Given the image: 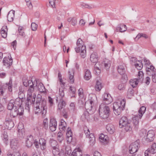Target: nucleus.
<instances>
[{
    "mask_svg": "<svg viewBox=\"0 0 156 156\" xmlns=\"http://www.w3.org/2000/svg\"><path fill=\"white\" fill-rule=\"evenodd\" d=\"M47 108L46 99L42 98L41 94H38L34 108L35 113L41 114L42 116H44L46 113Z\"/></svg>",
    "mask_w": 156,
    "mask_h": 156,
    "instance_id": "1",
    "label": "nucleus"
},
{
    "mask_svg": "<svg viewBox=\"0 0 156 156\" xmlns=\"http://www.w3.org/2000/svg\"><path fill=\"white\" fill-rule=\"evenodd\" d=\"M125 100L123 99L121 101L115 102L113 105V109L114 113L117 115L120 114L124 109L125 105Z\"/></svg>",
    "mask_w": 156,
    "mask_h": 156,
    "instance_id": "2",
    "label": "nucleus"
},
{
    "mask_svg": "<svg viewBox=\"0 0 156 156\" xmlns=\"http://www.w3.org/2000/svg\"><path fill=\"white\" fill-rule=\"evenodd\" d=\"M99 111L100 116L103 119H106L109 116L110 108L106 105L101 104L99 106Z\"/></svg>",
    "mask_w": 156,
    "mask_h": 156,
    "instance_id": "3",
    "label": "nucleus"
},
{
    "mask_svg": "<svg viewBox=\"0 0 156 156\" xmlns=\"http://www.w3.org/2000/svg\"><path fill=\"white\" fill-rule=\"evenodd\" d=\"M23 108L22 107L18 108V107L14 106V108L11 110L10 115L13 117H16L18 115H21L23 114Z\"/></svg>",
    "mask_w": 156,
    "mask_h": 156,
    "instance_id": "4",
    "label": "nucleus"
},
{
    "mask_svg": "<svg viewBox=\"0 0 156 156\" xmlns=\"http://www.w3.org/2000/svg\"><path fill=\"white\" fill-rule=\"evenodd\" d=\"M76 45L77 46H81L80 55L82 58H84L86 55V47L85 46L83 45V41L81 38H79L78 39Z\"/></svg>",
    "mask_w": 156,
    "mask_h": 156,
    "instance_id": "5",
    "label": "nucleus"
},
{
    "mask_svg": "<svg viewBox=\"0 0 156 156\" xmlns=\"http://www.w3.org/2000/svg\"><path fill=\"white\" fill-rule=\"evenodd\" d=\"M139 145V141L137 140L131 144L129 147V152L130 154H134L137 152Z\"/></svg>",
    "mask_w": 156,
    "mask_h": 156,
    "instance_id": "6",
    "label": "nucleus"
},
{
    "mask_svg": "<svg viewBox=\"0 0 156 156\" xmlns=\"http://www.w3.org/2000/svg\"><path fill=\"white\" fill-rule=\"evenodd\" d=\"M36 86L30 85L28 88L27 91V98H32V102H34L35 98L36 97V94L34 93V87Z\"/></svg>",
    "mask_w": 156,
    "mask_h": 156,
    "instance_id": "7",
    "label": "nucleus"
},
{
    "mask_svg": "<svg viewBox=\"0 0 156 156\" xmlns=\"http://www.w3.org/2000/svg\"><path fill=\"white\" fill-rule=\"evenodd\" d=\"M156 153V144L154 143L150 148L146 150L144 152L145 156H151L152 154Z\"/></svg>",
    "mask_w": 156,
    "mask_h": 156,
    "instance_id": "8",
    "label": "nucleus"
},
{
    "mask_svg": "<svg viewBox=\"0 0 156 156\" xmlns=\"http://www.w3.org/2000/svg\"><path fill=\"white\" fill-rule=\"evenodd\" d=\"M85 108L87 110V111L89 112L90 114H93L95 111L96 108L94 106V105L87 101L85 103Z\"/></svg>",
    "mask_w": 156,
    "mask_h": 156,
    "instance_id": "9",
    "label": "nucleus"
},
{
    "mask_svg": "<svg viewBox=\"0 0 156 156\" xmlns=\"http://www.w3.org/2000/svg\"><path fill=\"white\" fill-rule=\"evenodd\" d=\"M103 101L105 104H110L112 101L111 95L108 93H104L102 95Z\"/></svg>",
    "mask_w": 156,
    "mask_h": 156,
    "instance_id": "10",
    "label": "nucleus"
},
{
    "mask_svg": "<svg viewBox=\"0 0 156 156\" xmlns=\"http://www.w3.org/2000/svg\"><path fill=\"white\" fill-rule=\"evenodd\" d=\"M129 122L130 121L128 120L126 117L123 116L119 120V127L121 128H122Z\"/></svg>",
    "mask_w": 156,
    "mask_h": 156,
    "instance_id": "11",
    "label": "nucleus"
},
{
    "mask_svg": "<svg viewBox=\"0 0 156 156\" xmlns=\"http://www.w3.org/2000/svg\"><path fill=\"white\" fill-rule=\"evenodd\" d=\"M57 127V122L54 119H51L50 121L49 125L50 129L52 132L55 130Z\"/></svg>",
    "mask_w": 156,
    "mask_h": 156,
    "instance_id": "12",
    "label": "nucleus"
},
{
    "mask_svg": "<svg viewBox=\"0 0 156 156\" xmlns=\"http://www.w3.org/2000/svg\"><path fill=\"white\" fill-rule=\"evenodd\" d=\"M154 131L153 130H149L147 134L146 138L145 139L147 142H151L153 141L154 137Z\"/></svg>",
    "mask_w": 156,
    "mask_h": 156,
    "instance_id": "13",
    "label": "nucleus"
},
{
    "mask_svg": "<svg viewBox=\"0 0 156 156\" xmlns=\"http://www.w3.org/2000/svg\"><path fill=\"white\" fill-rule=\"evenodd\" d=\"M56 101L58 102V108L59 110L62 109L66 105L65 102L63 100V98H61L59 97L57 98Z\"/></svg>",
    "mask_w": 156,
    "mask_h": 156,
    "instance_id": "14",
    "label": "nucleus"
},
{
    "mask_svg": "<svg viewBox=\"0 0 156 156\" xmlns=\"http://www.w3.org/2000/svg\"><path fill=\"white\" fill-rule=\"evenodd\" d=\"M99 140L101 143L103 144H105L108 142V137L107 135L102 133L100 135Z\"/></svg>",
    "mask_w": 156,
    "mask_h": 156,
    "instance_id": "15",
    "label": "nucleus"
},
{
    "mask_svg": "<svg viewBox=\"0 0 156 156\" xmlns=\"http://www.w3.org/2000/svg\"><path fill=\"white\" fill-rule=\"evenodd\" d=\"M23 85L25 87L27 86L30 87V85L31 86H37V81L35 80L34 82H33L32 80H25L23 82Z\"/></svg>",
    "mask_w": 156,
    "mask_h": 156,
    "instance_id": "16",
    "label": "nucleus"
},
{
    "mask_svg": "<svg viewBox=\"0 0 156 156\" xmlns=\"http://www.w3.org/2000/svg\"><path fill=\"white\" fill-rule=\"evenodd\" d=\"M74 70L71 69L69 71L68 73L69 82L71 83H73L74 82Z\"/></svg>",
    "mask_w": 156,
    "mask_h": 156,
    "instance_id": "17",
    "label": "nucleus"
},
{
    "mask_svg": "<svg viewBox=\"0 0 156 156\" xmlns=\"http://www.w3.org/2000/svg\"><path fill=\"white\" fill-rule=\"evenodd\" d=\"M3 62L4 65L9 67L12 64V59L9 57L8 58L5 57L3 60Z\"/></svg>",
    "mask_w": 156,
    "mask_h": 156,
    "instance_id": "18",
    "label": "nucleus"
},
{
    "mask_svg": "<svg viewBox=\"0 0 156 156\" xmlns=\"http://www.w3.org/2000/svg\"><path fill=\"white\" fill-rule=\"evenodd\" d=\"M66 135L67 142L70 143L72 141L73 137L71 128L69 127L67 128Z\"/></svg>",
    "mask_w": 156,
    "mask_h": 156,
    "instance_id": "19",
    "label": "nucleus"
},
{
    "mask_svg": "<svg viewBox=\"0 0 156 156\" xmlns=\"http://www.w3.org/2000/svg\"><path fill=\"white\" fill-rule=\"evenodd\" d=\"M102 64L104 66L106 70H108L112 64V62L108 59H105L102 62Z\"/></svg>",
    "mask_w": 156,
    "mask_h": 156,
    "instance_id": "20",
    "label": "nucleus"
},
{
    "mask_svg": "<svg viewBox=\"0 0 156 156\" xmlns=\"http://www.w3.org/2000/svg\"><path fill=\"white\" fill-rule=\"evenodd\" d=\"M33 142V136L31 135H30L26 140V146L28 148L32 146Z\"/></svg>",
    "mask_w": 156,
    "mask_h": 156,
    "instance_id": "21",
    "label": "nucleus"
},
{
    "mask_svg": "<svg viewBox=\"0 0 156 156\" xmlns=\"http://www.w3.org/2000/svg\"><path fill=\"white\" fill-rule=\"evenodd\" d=\"M82 151L80 148H76L73 152L71 156H82Z\"/></svg>",
    "mask_w": 156,
    "mask_h": 156,
    "instance_id": "22",
    "label": "nucleus"
},
{
    "mask_svg": "<svg viewBox=\"0 0 156 156\" xmlns=\"http://www.w3.org/2000/svg\"><path fill=\"white\" fill-rule=\"evenodd\" d=\"M22 124H19L18 126V135L20 136H22L24 134V129Z\"/></svg>",
    "mask_w": 156,
    "mask_h": 156,
    "instance_id": "23",
    "label": "nucleus"
},
{
    "mask_svg": "<svg viewBox=\"0 0 156 156\" xmlns=\"http://www.w3.org/2000/svg\"><path fill=\"white\" fill-rule=\"evenodd\" d=\"M39 144L41 150H44L46 148V141L44 138H41L39 140Z\"/></svg>",
    "mask_w": 156,
    "mask_h": 156,
    "instance_id": "24",
    "label": "nucleus"
},
{
    "mask_svg": "<svg viewBox=\"0 0 156 156\" xmlns=\"http://www.w3.org/2000/svg\"><path fill=\"white\" fill-rule=\"evenodd\" d=\"M127 30V27L126 25L123 24H120L119 25V27H117L115 30V31L118 32L119 31L122 32L126 31Z\"/></svg>",
    "mask_w": 156,
    "mask_h": 156,
    "instance_id": "25",
    "label": "nucleus"
},
{
    "mask_svg": "<svg viewBox=\"0 0 156 156\" xmlns=\"http://www.w3.org/2000/svg\"><path fill=\"white\" fill-rule=\"evenodd\" d=\"M18 146V141L15 139H12L10 142V146L13 149H16Z\"/></svg>",
    "mask_w": 156,
    "mask_h": 156,
    "instance_id": "26",
    "label": "nucleus"
},
{
    "mask_svg": "<svg viewBox=\"0 0 156 156\" xmlns=\"http://www.w3.org/2000/svg\"><path fill=\"white\" fill-rule=\"evenodd\" d=\"M118 72L121 75L124 74L125 73V66L124 64L120 65L117 67Z\"/></svg>",
    "mask_w": 156,
    "mask_h": 156,
    "instance_id": "27",
    "label": "nucleus"
},
{
    "mask_svg": "<svg viewBox=\"0 0 156 156\" xmlns=\"http://www.w3.org/2000/svg\"><path fill=\"white\" fill-rule=\"evenodd\" d=\"M7 28L6 26L3 27L1 30L2 36L4 38H5L7 36Z\"/></svg>",
    "mask_w": 156,
    "mask_h": 156,
    "instance_id": "28",
    "label": "nucleus"
},
{
    "mask_svg": "<svg viewBox=\"0 0 156 156\" xmlns=\"http://www.w3.org/2000/svg\"><path fill=\"white\" fill-rule=\"evenodd\" d=\"M14 13L15 12L14 11H10L9 12L7 16V20L9 21H13L14 17Z\"/></svg>",
    "mask_w": 156,
    "mask_h": 156,
    "instance_id": "29",
    "label": "nucleus"
},
{
    "mask_svg": "<svg viewBox=\"0 0 156 156\" xmlns=\"http://www.w3.org/2000/svg\"><path fill=\"white\" fill-rule=\"evenodd\" d=\"M106 129L107 131L110 133L112 134L115 131V128L113 125L109 124L106 126Z\"/></svg>",
    "mask_w": 156,
    "mask_h": 156,
    "instance_id": "30",
    "label": "nucleus"
},
{
    "mask_svg": "<svg viewBox=\"0 0 156 156\" xmlns=\"http://www.w3.org/2000/svg\"><path fill=\"white\" fill-rule=\"evenodd\" d=\"M22 100L19 98H16L15 101H14V106L18 107V108L20 107H22L23 108V106L22 105Z\"/></svg>",
    "mask_w": 156,
    "mask_h": 156,
    "instance_id": "31",
    "label": "nucleus"
},
{
    "mask_svg": "<svg viewBox=\"0 0 156 156\" xmlns=\"http://www.w3.org/2000/svg\"><path fill=\"white\" fill-rule=\"evenodd\" d=\"M34 102H32V98H27V101L26 103L25 106V109L29 111L30 109V105H31L32 104L34 103Z\"/></svg>",
    "mask_w": 156,
    "mask_h": 156,
    "instance_id": "32",
    "label": "nucleus"
},
{
    "mask_svg": "<svg viewBox=\"0 0 156 156\" xmlns=\"http://www.w3.org/2000/svg\"><path fill=\"white\" fill-rule=\"evenodd\" d=\"M141 117H140V116L138 115H136L133 118V123L134 125L137 126H138L139 124V120L140 119Z\"/></svg>",
    "mask_w": 156,
    "mask_h": 156,
    "instance_id": "33",
    "label": "nucleus"
},
{
    "mask_svg": "<svg viewBox=\"0 0 156 156\" xmlns=\"http://www.w3.org/2000/svg\"><path fill=\"white\" fill-rule=\"evenodd\" d=\"M2 137L3 142L6 145H7L8 142V138L7 132L5 131H4V132H3Z\"/></svg>",
    "mask_w": 156,
    "mask_h": 156,
    "instance_id": "34",
    "label": "nucleus"
},
{
    "mask_svg": "<svg viewBox=\"0 0 156 156\" xmlns=\"http://www.w3.org/2000/svg\"><path fill=\"white\" fill-rule=\"evenodd\" d=\"M84 78L87 80H89L91 77V73L88 69H85Z\"/></svg>",
    "mask_w": 156,
    "mask_h": 156,
    "instance_id": "35",
    "label": "nucleus"
},
{
    "mask_svg": "<svg viewBox=\"0 0 156 156\" xmlns=\"http://www.w3.org/2000/svg\"><path fill=\"white\" fill-rule=\"evenodd\" d=\"M66 126V122L64 120H62L59 125V129L61 131L65 130Z\"/></svg>",
    "mask_w": 156,
    "mask_h": 156,
    "instance_id": "36",
    "label": "nucleus"
},
{
    "mask_svg": "<svg viewBox=\"0 0 156 156\" xmlns=\"http://www.w3.org/2000/svg\"><path fill=\"white\" fill-rule=\"evenodd\" d=\"M140 82L137 78L131 79L129 81V83L131 86L133 87H135L138 85V82Z\"/></svg>",
    "mask_w": 156,
    "mask_h": 156,
    "instance_id": "37",
    "label": "nucleus"
},
{
    "mask_svg": "<svg viewBox=\"0 0 156 156\" xmlns=\"http://www.w3.org/2000/svg\"><path fill=\"white\" fill-rule=\"evenodd\" d=\"M67 21L69 22H70L71 24L73 26L76 25L77 23V19L75 17L69 18Z\"/></svg>",
    "mask_w": 156,
    "mask_h": 156,
    "instance_id": "38",
    "label": "nucleus"
},
{
    "mask_svg": "<svg viewBox=\"0 0 156 156\" xmlns=\"http://www.w3.org/2000/svg\"><path fill=\"white\" fill-rule=\"evenodd\" d=\"M90 59L91 62L95 63L98 61V57L96 53H92L90 56Z\"/></svg>",
    "mask_w": 156,
    "mask_h": 156,
    "instance_id": "39",
    "label": "nucleus"
},
{
    "mask_svg": "<svg viewBox=\"0 0 156 156\" xmlns=\"http://www.w3.org/2000/svg\"><path fill=\"white\" fill-rule=\"evenodd\" d=\"M87 137L89 138L90 144L93 145L95 142V138L93 134L91 133V134Z\"/></svg>",
    "mask_w": 156,
    "mask_h": 156,
    "instance_id": "40",
    "label": "nucleus"
},
{
    "mask_svg": "<svg viewBox=\"0 0 156 156\" xmlns=\"http://www.w3.org/2000/svg\"><path fill=\"white\" fill-rule=\"evenodd\" d=\"M146 110V108L144 106H142L139 109L138 112L139 114H137L138 116H140V117H142L143 114L145 112Z\"/></svg>",
    "mask_w": 156,
    "mask_h": 156,
    "instance_id": "41",
    "label": "nucleus"
},
{
    "mask_svg": "<svg viewBox=\"0 0 156 156\" xmlns=\"http://www.w3.org/2000/svg\"><path fill=\"white\" fill-rule=\"evenodd\" d=\"M136 68L138 70L141 69L143 66L142 62L141 60H139L136 62V63L134 64Z\"/></svg>",
    "mask_w": 156,
    "mask_h": 156,
    "instance_id": "42",
    "label": "nucleus"
},
{
    "mask_svg": "<svg viewBox=\"0 0 156 156\" xmlns=\"http://www.w3.org/2000/svg\"><path fill=\"white\" fill-rule=\"evenodd\" d=\"M102 87L101 83L98 80L97 81L95 86V89L97 91H100Z\"/></svg>",
    "mask_w": 156,
    "mask_h": 156,
    "instance_id": "43",
    "label": "nucleus"
},
{
    "mask_svg": "<svg viewBox=\"0 0 156 156\" xmlns=\"http://www.w3.org/2000/svg\"><path fill=\"white\" fill-rule=\"evenodd\" d=\"M97 99V97L96 96L94 95H93L92 96L90 97V98L89 99L87 102L91 103V104H93L94 105V103L96 101V100Z\"/></svg>",
    "mask_w": 156,
    "mask_h": 156,
    "instance_id": "44",
    "label": "nucleus"
},
{
    "mask_svg": "<svg viewBox=\"0 0 156 156\" xmlns=\"http://www.w3.org/2000/svg\"><path fill=\"white\" fill-rule=\"evenodd\" d=\"M14 102V100H10L8 105L7 108L8 109L11 110L12 109L14 108L15 105Z\"/></svg>",
    "mask_w": 156,
    "mask_h": 156,
    "instance_id": "45",
    "label": "nucleus"
},
{
    "mask_svg": "<svg viewBox=\"0 0 156 156\" xmlns=\"http://www.w3.org/2000/svg\"><path fill=\"white\" fill-rule=\"evenodd\" d=\"M38 89L41 92H44L45 91V89L42 83H40L38 85Z\"/></svg>",
    "mask_w": 156,
    "mask_h": 156,
    "instance_id": "46",
    "label": "nucleus"
},
{
    "mask_svg": "<svg viewBox=\"0 0 156 156\" xmlns=\"http://www.w3.org/2000/svg\"><path fill=\"white\" fill-rule=\"evenodd\" d=\"M24 30V29L23 27L21 26L19 27L18 31L19 34L23 37H24L25 36Z\"/></svg>",
    "mask_w": 156,
    "mask_h": 156,
    "instance_id": "47",
    "label": "nucleus"
},
{
    "mask_svg": "<svg viewBox=\"0 0 156 156\" xmlns=\"http://www.w3.org/2000/svg\"><path fill=\"white\" fill-rule=\"evenodd\" d=\"M140 82H142L144 79V73L142 71L138 72V78H137Z\"/></svg>",
    "mask_w": 156,
    "mask_h": 156,
    "instance_id": "48",
    "label": "nucleus"
},
{
    "mask_svg": "<svg viewBox=\"0 0 156 156\" xmlns=\"http://www.w3.org/2000/svg\"><path fill=\"white\" fill-rule=\"evenodd\" d=\"M141 37H143L146 39H147L148 38V37L147 35L146 34H143L142 33H139L137 34V35L135 38V39L138 40Z\"/></svg>",
    "mask_w": 156,
    "mask_h": 156,
    "instance_id": "49",
    "label": "nucleus"
},
{
    "mask_svg": "<svg viewBox=\"0 0 156 156\" xmlns=\"http://www.w3.org/2000/svg\"><path fill=\"white\" fill-rule=\"evenodd\" d=\"M50 144L51 146L52 147L53 149L57 148L58 147V143L56 140H51Z\"/></svg>",
    "mask_w": 156,
    "mask_h": 156,
    "instance_id": "50",
    "label": "nucleus"
},
{
    "mask_svg": "<svg viewBox=\"0 0 156 156\" xmlns=\"http://www.w3.org/2000/svg\"><path fill=\"white\" fill-rule=\"evenodd\" d=\"M53 149L52 153L54 156H60V152L57 147Z\"/></svg>",
    "mask_w": 156,
    "mask_h": 156,
    "instance_id": "51",
    "label": "nucleus"
},
{
    "mask_svg": "<svg viewBox=\"0 0 156 156\" xmlns=\"http://www.w3.org/2000/svg\"><path fill=\"white\" fill-rule=\"evenodd\" d=\"M43 128L45 129H47L48 128V121L47 119H44L43 120Z\"/></svg>",
    "mask_w": 156,
    "mask_h": 156,
    "instance_id": "52",
    "label": "nucleus"
},
{
    "mask_svg": "<svg viewBox=\"0 0 156 156\" xmlns=\"http://www.w3.org/2000/svg\"><path fill=\"white\" fill-rule=\"evenodd\" d=\"M90 114V112L88 111H85L82 115L81 117V119L84 121L89 116V114Z\"/></svg>",
    "mask_w": 156,
    "mask_h": 156,
    "instance_id": "53",
    "label": "nucleus"
},
{
    "mask_svg": "<svg viewBox=\"0 0 156 156\" xmlns=\"http://www.w3.org/2000/svg\"><path fill=\"white\" fill-rule=\"evenodd\" d=\"M156 69L152 65H148L146 68L147 71L150 72L151 71L153 72H155Z\"/></svg>",
    "mask_w": 156,
    "mask_h": 156,
    "instance_id": "54",
    "label": "nucleus"
},
{
    "mask_svg": "<svg viewBox=\"0 0 156 156\" xmlns=\"http://www.w3.org/2000/svg\"><path fill=\"white\" fill-rule=\"evenodd\" d=\"M57 139L60 142H61L63 139V134L60 132H59L57 134Z\"/></svg>",
    "mask_w": 156,
    "mask_h": 156,
    "instance_id": "55",
    "label": "nucleus"
},
{
    "mask_svg": "<svg viewBox=\"0 0 156 156\" xmlns=\"http://www.w3.org/2000/svg\"><path fill=\"white\" fill-rule=\"evenodd\" d=\"M58 94L59 95L58 97H60L61 98H62L64 96V90L63 88H59Z\"/></svg>",
    "mask_w": 156,
    "mask_h": 156,
    "instance_id": "56",
    "label": "nucleus"
},
{
    "mask_svg": "<svg viewBox=\"0 0 156 156\" xmlns=\"http://www.w3.org/2000/svg\"><path fill=\"white\" fill-rule=\"evenodd\" d=\"M69 89L71 92L70 93H72L73 95L71 96V98L72 97H75V94L76 92V89L75 88L73 87H72V86H70L69 87Z\"/></svg>",
    "mask_w": 156,
    "mask_h": 156,
    "instance_id": "57",
    "label": "nucleus"
},
{
    "mask_svg": "<svg viewBox=\"0 0 156 156\" xmlns=\"http://www.w3.org/2000/svg\"><path fill=\"white\" fill-rule=\"evenodd\" d=\"M94 72L97 75H99L101 73L100 69L99 67H97L96 64L94 66Z\"/></svg>",
    "mask_w": 156,
    "mask_h": 156,
    "instance_id": "58",
    "label": "nucleus"
},
{
    "mask_svg": "<svg viewBox=\"0 0 156 156\" xmlns=\"http://www.w3.org/2000/svg\"><path fill=\"white\" fill-rule=\"evenodd\" d=\"M124 127L125 130L127 132L131 131L132 130V127L131 126L130 122L126 125Z\"/></svg>",
    "mask_w": 156,
    "mask_h": 156,
    "instance_id": "59",
    "label": "nucleus"
},
{
    "mask_svg": "<svg viewBox=\"0 0 156 156\" xmlns=\"http://www.w3.org/2000/svg\"><path fill=\"white\" fill-rule=\"evenodd\" d=\"M8 87V90L12 92V83L9 82L8 84H6V86H5V87Z\"/></svg>",
    "mask_w": 156,
    "mask_h": 156,
    "instance_id": "60",
    "label": "nucleus"
},
{
    "mask_svg": "<svg viewBox=\"0 0 156 156\" xmlns=\"http://www.w3.org/2000/svg\"><path fill=\"white\" fill-rule=\"evenodd\" d=\"M84 132L87 137H88L91 134L89 129L87 127L84 128Z\"/></svg>",
    "mask_w": 156,
    "mask_h": 156,
    "instance_id": "61",
    "label": "nucleus"
},
{
    "mask_svg": "<svg viewBox=\"0 0 156 156\" xmlns=\"http://www.w3.org/2000/svg\"><path fill=\"white\" fill-rule=\"evenodd\" d=\"M134 93V90L133 88H129L128 90V94L130 96H133Z\"/></svg>",
    "mask_w": 156,
    "mask_h": 156,
    "instance_id": "62",
    "label": "nucleus"
},
{
    "mask_svg": "<svg viewBox=\"0 0 156 156\" xmlns=\"http://www.w3.org/2000/svg\"><path fill=\"white\" fill-rule=\"evenodd\" d=\"M37 25L34 23H32L31 24V28L32 30L35 31L36 30Z\"/></svg>",
    "mask_w": 156,
    "mask_h": 156,
    "instance_id": "63",
    "label": "nucleus"
},
{
    "mask_svg": "<svg viewBox=\"0 0 156 156\" xmlns=\"http://www.w3.org/2000/svg\"><path fill=\"white\" fill-rule=\"evenodd\" d=\"M83 90L82 88H80L78 90V94L79 96L81 98L83 97Z\"/></svg>",
    "mask_w": 156,
    "mask_h": 156,
    "instance_id": "64",
    "label": "nucleus"
}]
</instances>
